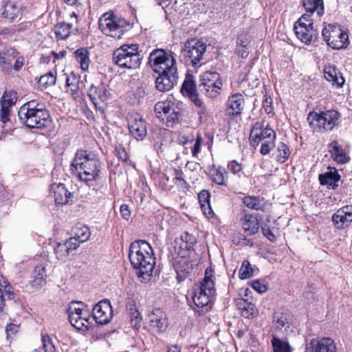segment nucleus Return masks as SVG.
Here are the masks:
<instances>
[{
  "instance_id": "nucleus-1",
  "label": "nucleus",
  "mask_w": 352,
  "mask_h": 352,
  "mask_svg": "<svg viewBox=\"0 0 352 352\" xmlns=\"http://www.w3.org/2000/svg\"><path fill=\"white\" fill-rule=\"evenodd\" d=\"M129 258L133 267L139 270V278L146 280L152 276L155 258L150 243L144 240L132 242Z\"/></svg>"
},
{
  "instance_id": "nucleus-2",
  "label": "nucleus",
  "mask_w": 352,
  "mask_h": 352,
  "mask_svg": "<svg viewBox=\"0 0 352 352\" xmlns=\"http://www.w3.org/2000/svg\"><path fill=\"white\" fill-rule=\"evenodd\" d=\"M22 124L30 129H43L51 122V117L45 103L36 100L23 104L18 111Z\"/></svg>"
},
{
  "instance_id": "nucleus-3",
  "label": "nucleus",
  "mask_w": 352,
  "mask_h": 352,
  "mask_svg": "<svg viewBox=\"0 0 352 352\" xmlns=\"http://www.w3.org/2000/svg\"><path fill=\"white\" fill-rule=\"evenodd\" d=\"M213 275V269L207 267L203 280L194 289L192 300L197 307L195 313L199 316H204L212 309V298L215 294Z\"/></svg>"
},
{
  "instance_id": "nucleus-4",
  "label": "nucleus",
  "mask_w": 352,
  "mask_h": 352,
  "mask_svg": "<svg viewBox=\"0 0 352 352\" xmlns=\"http://www.w3.org/2000/svg\"><path fill=\"white\" fill-rule=\"evenodd\" d=\"M154 112L161 122L173 128L182 120L183 104L173 97H168L166 100L159 101L155 104Z\"/></svg>"
},
{
  "instance_id": "nucleus-5",
  "label": "nucleus",
  "mask_w": 352,
  "mask_h": 352,
  "mask_svg": "<svg viewBox=\"0 0 352 352\" xmlns=\"http://www.w3.org/2000/svg\"><path fill=\"white\" fill-rule=\"evenodd\" d=\"M276 133L269 124L264 126V122H256L252 127L250 133L251 146L256 148L261 144L260 153L263 155L270 154L275 147Z\"/></svg>"
},
{
  "instance_id": "nucleus-6",
  "label": "nucleus",
  "mask_w": 352,
  "mask_h": 352,
  "mask_svg": "<svg viewBox=\"0 0 352 352\" xmlns=\"http://www.w3.org/2000/svg\"><path fill=\"white\" fill-rule=\"evenodd\" d=\"M113 61L120 68L136 69L142 63L138 44H124L113 54Z\"/></svg>"
},
{
  "instance_id": "nucleus-7",
  "label": "nucleus",
  "mask_w": 352,
  "mask_h": 352,
  "mask_svg": "<svg viewBox=\"0 0 352 352\" xmlns=\"http://www.w3.org/2000/svg\"><path fill=\"white\" fill-rule=\"evenodd\" d=\"M340 113L335 109L311 111L307 119L314 132L324 133L332 131L338 126Z\"/></svg>"
},
{
  "instance_id": "nucleus-8",
  "label": "nucleus",
  "mask_w": 352,
  "mask_h": 352,
  "mask_svg": "<svg viewBox=\"0 0 352 352\" xmlns=\"http://www.w3.org/2000/svg\"><path fill=\"white\" fill-rule=\"evenodd\" d=\"M322 36L327 45L333 50L346 49L350 44L348 30L338 23H323Z\"/></svg>"
},
{
  "instance_id": "nucleus-9",
  "label": "nucleus",
  "mask_w": 352,
  "mask_h": 352,
  "mask_svg": "<svg viewBox=\"0 0 352 352\" xmlns=\"http://www.w3.org/2000/svg\"><path fill=\"white\" fill-rule=\"evenodd\" d=\"M206 45L197 38L188 39L181 50L182 61L186 66L197 68L204 64Z\"/></svg>"
},
{
  "instance_id": "nucleus-10",
  "label": "nucleus",
  "mask_w": 352,
  "mask_h": 352,
  "mask_svg": "<svg viewBox=\"0 0 352 352\" xmlns=\"http://www.w3.org/2000/svg\"><path fill=\"white\" fill-rule=\"evenodd\" d=\"M98 25L102 32L115 38H120L131 28V24L126 20L109 13L100 18Z\"/></svg>"
},
{
  "instance_id": "nucleus-11",
  "label": "nucleus",
  "mask_w": 352,
  "mask_h": 352,
  "mask_svg": "<svg viewBox=\"0 0 352 352\" xmlns=\"http://www.w3.org/2000/svg\"><path fill=\"white\" fill-rule=\"evenodd\" d=\"M223 80L217 72L206 71L199 77V88L209 98H216L221 93Z\"/></svg>"
},
{
  "instance_id": "nucleus-12",
  "label": "nucleus",
  "mask_w": 352,
  "mask_h": 352,
  "mask_svg": "<svg viewBox=\"0 0 352 352\" xmlns=\"http://www.w3.org/2000/svg\"><path fill=\"white\" fill-rule=\"evenodd\" d=\"M25 63V58L14 47H5L0 50V68L3 72H19Z\"/></svg>"
},
{
  "instance_id": "nucleus-13",
  "label": "nucleus",
  "mask_w": 352,
  "mask_h": 352,
  "mask_svg": "<svg viewBox=\"0 0 352 352\" xmlns=\"http://www.w3.org/2000/svg\"><path fill=\"white\" fill-rule=\"evenodd\" d=\"M314 18L302 14L294 25V30L298 39L308 45L318 38V32L314 26Z\"/></svg>"
},
{
  "instance_id": "nucleus-14",
  "label": "nucleus",
  "mask_w": 352,
  "mask_h": 352,
  "mask_svg": "<svg viewBox=\"0 0 352 352\" xmlns=\"http://www.w3.org/2000/svg\"><path fill=\"white\" fill-rule=\"evenodd\" d=\"M70 172L77 181L88 185V153L86 150H78L70 165Z\"/></svg>"
},
{
  "instance_id": "nucleus-15",
  "label": "nucleus",
  "mask_w": 352,
  "mask_h": 352,
  "mask_svg": "<svg viewBox=\"0 0 352 352\" xmlns=\"http://www.w3.org/2000/svg\"><path fill=\"white\" fill-rule=\"evenodd\" d=\"M146 328L153 335L164 333L168 325V318L166 313L160 308H154L147 314Z\"/></svg>"
},
{
  "instance_id": "nucleus-16",
  "label": "nucleus",
  "mask_w": 352,
  "mask_h": 352,
  "mask_svg": "<svg viewBox=\"0 0 352 352\" xmlns=\"http://www.w3.org/2000/svg\"><path fill=\"white\" fill-rule=\"evenodd\" d=\"M85 305L81 302L72 301L67 308V314L72 325L83 332L88 330V316L84 311Z\"/></svg>"
},
{
  "instance_id": "nucleus-17",
  "label": "nucleus",
  "mask_w": 352,
  "mask_h": 352,
  "mask_svg": "<svg viewBox=\"0 0 352 352\" xmlns=\"http://www.w3.org/2000/svg\"><path fill=\"white\" fill-rule=\"evenodd\" d=\"M65 89L66 91L70 93L74 99L81 106L86 105L85 90L86 88L85 82L80 80V76L74 72L65 74Z\"/></svg>"
},
{
  "instance_id": "nucleus-18",
  "label": "nucleus",
  "mask_w": 352,
  "mask_h": 352,
  "mask_svg": "<svg viewBox=\"0 0 352 352\" xmlns=\"http://www.w3.org/2000/svg\"><path fill=\"white\" fill-rule=\"evenodd\" d=\"M148 63L155 72H162L168 67H177L176 60L172 53H168L163 49H155L149 55Z\"/></svg>"
},
{
  "instance_id": "nucleus-19",
  "label": "nucleus",
  "mask_w": 352,
  "mask_h": 352,
  "mask_svg": "<svg viewBox=\"0 0 352 352\" xmlns=\"http://www.w3.org/2000/svg\"><path fill=\"white\" fill-rule=\"evenodd\" d=\"M155 73L159 74L155 80V87L160 91H168L177 83L179 78L177 67H168L167 69L155 72Z\"/></svg>"
},
{
  "instance_id": "nucleus-20",
  "label": "nucleus",
  "mask_w": 352,
  "mask_h": 352,
  "mask_svg": "<svg viewBox=\"0 0 352 352\" xmlns=\"http://www.w3.org/2000/svg\"><path fill=\"white\" fill-rule=\"evenodd\" d=\"M197 243V238L188 232H183L179 238L175 240L174 252L182 257H189L195 252V246Z\"/></svg>"
},
{
  "instance_id": "nucleus-21",
  "label": "nucleus",
  "mask_w": 352,
  "mask_h": 352,
  "mask_svg": "<svg viewBox=\"0 0 352 352\" xmlns=\"http://www.w3.org/2000/svg\"><path fill=\"white\" fill-rule=\"evenodd\" d=\"M128 128L131 135L137 140H143L147 135L146 122L138 113H129Z\"/></svg>"
},
{
  "instance_id": "nucleus-22",
  "label": "nucleus",
  "mask_w": 352,
  "mask_h": 352,
  "mask_svg": "<svg viewBox=\"0 0 352 352\" xmlns=\"http://www.w3.org/2000/svg\"><path fill=\"white\" fill-rule=\"evenodd\" d=\"M172 265L177 274V280L179 283L184 281L191 274L193 265L188 257H182V255L173 254L171 258Z\"/></svg>"
},
{
  "instance_id": "nucleus-23",
  "label": "nucleus",
  "mask_w": 352,
  "mask_h": 352,
  "mask_svg": "<svg viewBox=\"0 0 352 352\" xmlns=\"http://www.w3.org/2000/svg\"><path fill=\"white\" fill-rule=\"evenodd\" d=\"M92 316L98 324L109 323L113 317V309L109 300H103L98 302L92 309Z\"/></svg>"
},
{
  "instance_id": "nucleus-24",
  "label": "nucleus",
  "mask_w": 352,
  "mask_h": 352,
  "mask_svg": "<svg viewBox=\"0 0 352 352\" xmlns=\"http://www.w3.org/2000/svg\"><path fill=\"white\" fill-rule=\"evenodd\" d=\"M181 93L188 96L197 107H203L204 102L199 97L195 76L192 74L190 73L186 74L185 79L181 88Z\"/></svg>"
},
{
  "instance_id": "nucleus-25",
  "label": "nucleus",
  "mask_w": 352,
  "mask_h": 352,
  "mask_svg": "<svg viewBox=\"0 0 352 352\" xmlns=\"http://www.w3.org/2000/svg\"><path fill=\"white\" fill-rule=\"evenodd\" d=\"M336 349L331 338H313L306 344L305 352H336Z\"/></svg>"
},
{
  "instance_id": "nucleus-26",
  "label": "nucleus",
  "mask_w": 352,
  "mask_h": 352,
  "mask_svg": "<svg viewBox=\"0 0 352 352\" xmlns=\"http://www.w3.org/2000/svg\"><path fill=\"white\" fill-rule=\"evenodd\" d=\"M245 105V99L239 93L230 96L226 104V114L230 117H237L242 114Z\"/></svg>"
},
{
  "instance_id": "nucleus-27",
  "label": "nucleus",
  "mask_w": 352,
  "mask_h": 352,
  "mask_svg": "<svg viewBox=\"0 0 352 352\" xmlns=\"http://www.w3.org/2000/svg\"><path fill=\"white\" fill-rule=\"evenodd\" d=\"M50 193L54 198L56 205H66L72 202V193L66 188L64 184L54 183L50 186Z\"/></svg>"
},
{
  "instance_id": "nucleus-28",
  "label": "nucleus",
  "mask_w": 352,
  "mask_h": 352,
  "mask_svg": "<svg viewBox=\"0 0 352 352\" xmlns=\"http://www.w3.org/2000/svg\"><path fill=\"white\" fill-rule=\"evenodd\" d=\"M327 148L331 157L337 164H344L350 161V156L338 140H334L329 142Z\"/></svg>"
},
{
  "instance_id": "nucleus-29",
  "label": "nucleus",
  "mask_w": 352,
  "mask_h": 352,
  "mask_svg": "<svg viewBox=\"0 0 352 352\" xmlns=\"http://www.w3.org/2000/svg\"><path fill=\"white\" fill-rule=\"evenodd\" d=\"M302 4L305 10L304 14H308L309 18L320 19L324 14L323 0H302Z\"/></svg>"
},
{
  "instance_id": "nucleus-30",
  "label": "nucleus",
  "mask_w": 352,
  "mask_h": 352,
  "mask_svg": "<svg viewBox=\"0 0 352 352\" xmlns=\"http://www.w3.org/2000/svg\"><path fill=\"white\" fill-rule=\"evenodd\" d=\"M323 73L325 79L330 82L332 85L338 88L342 87L345 80L342 74L338 70L336 65L331 64L325 65Z\"/></svg>"
},
{
  "instance_id": "nucleus-31",
  "label": "nucleus",
  "mask_w": 352,
  "mask_h": 352,
  "mask_svg": "<svg viewBox=\"0 0 352 352\" xmlns=\"http://www.w3.org/2000/svg\"><path fill=\"white\" fill-rule=\"evenodd\" d=\"M76 248V240L69 239L64 243H58L54 248V252L58 260L65 261L72 251Z\"/></svg>"
},
{
  "instance_id": "nucleus-32",
  "label": "nucleus",
  "mask_w": 352,
  "mask_h": 352,
  "mask_svg": "<svg viewBox=\"0 0 352 352\" xmlns=\"http://www.w3.org/2000/svg\"><path fill=\"white\" fill-rule=\"evenodd\" d=\"M241 223L243 230L249 236L255 234L259 230V221L256 214L245 213L241 218Z\"/></svg>"
},
{
  "instance_id": "nucleus-33",
  "label": "nucleus",
  "mask_w": 352,
  "mask_h": 352,
  "mask_svg": "<svg viewBox=\"0 0 352 352\" xmlns=\"http://www.w3.org/2000/svg\"><path fill=\"white\" fill-rule=\"evenodd\" d=\"M210 177L211 181L218 186H228L229 173L222 166H213L210 168Z\"/></svg>"
},
{
  "instance_id": "nucleus-34",
  "label": "nucleus",
  "mask_w": 352,
  "mask_h": 352,
  "mask_svg": "<svg viewBox=\"0 0 352 352\" xmlns=\"http://www.w3.org/2000/svg\"><path fill=\"white\" fill-rule=\"evenodd\" d=\"M126 309L131 327L136 330L140 329L142 326V317L137 308L135 300L130 298L127 301Z\"/></svg>"
},
{
  "instance_id": "nucleus-35",
  "label": "nucleus",
  "mask_w": 352,
  "mask_h": 352,
  "mask_svg": "<svg viewBox=\"0 0 352 352\" xmlns=\"http://www.w3.org/2000/svg\"><path fill=\"white\" fill-rule=\"evenodd\" d=\"M151 137L155 144L161 148L172 141V131L168 129L156 127L152 130Z\"/></svg>"
},
{
  "instance_id": "nucleus-36",
  "label": "nucleus",
  "mask_w": 352,
  "mask_h": 352,
  "mask_svg": "<svg viewBox=\"0 0 352 352\" xmlns=\"http://www.w3.org/2000/svg\"><path fill=\"white\" fill-rule=\"evenodd\" d=\"M236 305L242 316L253 319L258 316V311L255 305L248 302L247 300L239 298L236 300Z\"/></svg>"
},
{
  "instance_id": "nucleus-37",
  "label": "nucleus",
  "mask_w": 352,
  "mask_h": 352,
  "mask_svg": "<svg viewBox=\"0 0 352 352\" xmlns=\"http://www.w3.org/2000/svg\"><path fill=\"white\" fill-rule=\"evenodd\" d=\"M169 173L173 176V185L179 192H186L188 190L190 186L184 177V173L181 168H171L169 169Z\"/></svg>"
},
{
  "instance_id": "nucleus-38",
  "label": "nucleus",
  "mask_w": 352,
  "mask_h": 352,
  "mask_svg": "<svg viewBox=\"0 0 352 352\" xmlns=\"http://www.w3.org/2000/svg\"><path fill=\"white\" fill-rule=\"evenodd\" d=\"M15 298L14 288L7 278L0 273V301L12 300Z\"/></svg>"
},
{
  "instance_id": "nucleus-39",
  "label": "nucleus",
  "mask_w": 352,
  "mask_h": 352,
  "mask_svg": "<svg viewBox=\"0 0 352 352\" xmlns=\"http://www.w3.org/2000/svg\"><path fill=\"white\" fill-rule=\"evenodd\" d=\"M333 169L334 171L331 170L329 172L319 175L318 179L321 186H329L333 189L338 188V183L340 180L341 176L335 168Z\"/></svg>"
},
{
  "instance_id": "nucleus-40",
  "label": "nucleus",
  "mask_w": 352,
  "mask_h": 352,
  "mask_svg": "<svg viewBox=\"0 0 352 352\" xmlns=\"http://www.w3.org/2000/svg\"><path fill=\"white\" fill-rule=\"evenodd\" d=\"M46 269L45 266L39 265L35 267L30 280L32 287L39 288L46 283Z\"/></svg>"
},
{
  "instance_id": "nucleus-41",
  "label": "nucleus",
  "mask_w": 352,
  "mask_h": 352,
  "mask_svg": "<svg viewBox=\"0 0 352 352\" xmlns=\"http://www.w3.org/2000/svg\"><path fill=\"white\" fill-rule=\"evenodd\" d=\"M243 204L251 210L264 211V198L260 196H245L243 198Z\"/></svg>"
},
{
  "instance_id": "nucleus-42",
  "label": "nucleus",
  "mask_w": 352,
  "mask_h": 352,
  "mask_svg": "<svg viewBox=\"0 0 352 352\" xmlns=\"http://www.w3.org/2000/svg\"><path fill=\"white\" fill-rule=\"evenodd\" d=\"M20 14L19 8L14 2L8 1L3 6L1 16L3 18L8 19L10 21L15 20Z\"/></svg>"
},
{
  "instance_id": "nucleus-43",
  "label": "nucleus",
  "mask_w": 352,
  "mask_h": 352,
  "mask_svg": "<svg viewBox=\"0 0 352 352\" xmlns=\"http://www.w3.org/2000/svg\"><path fill=\"white\" fill-rule=\"evenodd\" d=\"M72 25L65 22L58 23L54 26L56 38L58 40H66L72 32Z\"/></svg>"
},
{
  "instance_id": "nucleus-44",
  "label": "nucleus",
  "mask_w": 352,
  "mask_h": 352,
  "mask_svg": "<svg viewBox=\"0 0 352 352\" xmlns=\"http://www.w3.org/2000/svg\"><path fill=\"white\" fill-rule=\"evenodd\" d=\"M114 155L122 162V163L128 166L135 167V164L130 160V156L126 151L125 147L122 144L115 145Z\"/></svg>"
},
{
  "instance_id": "nucleus-45",
  "label": "nucleus",
  "mask_w": 352,
  "mask_h": 352,
  "mask_svg": "<svg viewBox=\"0 0 352 352\" xmlns=\"http://www.w3.org/2000/svg\"><path fill=\"white\" fill-rule=\"evenodd\" d=\"M332 221L338 229H343L351 222L340 208L332 215Z\"/></svg>"
},
{
  "instance_id": "nucleus-46",
  "label": "nucleus",
  "mask_w": 352,
  "mask_h": 352,
  "mask_svg": "<svg viewBox=\"0 0 352 352\" xmlns=\"http://www.w3.org/2000/svg\"><path fill=\"white\" fill-rule=\"evenodd\" d=\"M75 58L80 64V68L85 72L88 69V49L87 47H80L76 50Z\"/></svg>"
},
{
  "instance_id": "nucleus-47",
  "label": "nucleus",
  "mask_w": 352,
  "mask_h": 352,
  "mask_svg": "<svg viewBox=\"0 0 352 352\" xmlns=\"http://www.w3.org/2000/svg\"><path fill=\"white\" fill-rule=\"evenodd\" d=\"M88 228L85 227L84 228H80L78 226H75L72 231L74 236L69 239H75L76 243V248H78L81 243L85 242L88 240V234L87 233Z\"/></svg>"
},
{
  "instance_id": "nucleus-48",
  "label": "nucleus",
  "mask_w": 352,
  "mask_h": 352,
  "mask_svg": "<svg viewBox=\"0 0 352 352\" xmlns=\"http://www.w3.org/2000/svg\"><path fill=\"white\" fill-rule=\"evenodd\" d=\"M271 342L273 352H292V349L287 341L273 336Z\"/></svg>"
},
{
  "instance_id": "nucleus-49",
  "label": "nucleus",
  "mask_w": 352,
  "mask_h": 352,
  "mask_svg": "<svg viewBox=\"0 0 352 352\" xmlns=\"http://www.w3.org/2000/svg\"><path fill=\"white\" fill-rule=\"evenodd\" d=\"M291 151L284 142H280L277 147L276 161L280 164L285 163L290 157Z\"/></svg>"
},
{
  "instance_id": "nucleus-50",
  "label": "nucleus",
  "mask_w": 352,
  "mask_h": 352,
  "mask_svg": "<svg viewBox=\"0 0 352 352\" xmlns=\"http://www.w3.org/2000/svg\"><path fill=\"white\" fill-rule=\"evenodd\" d=\"M102 169V163L100 160L96 157H89V170H91V173H89V175H91V178H89V181L96 179L99 173Z\"/></svg>"
},
{
  "instance_id": "nucleus-51",
  "label": "nucleus",
  "mask_w": 352,
  "mask_h": 352,
  "mask_svg": "<svg viewBox=\"0 0 352 352\" xmlns=\"http://www.w3.org/2000/svg\"><path fill=\"white\" fill-rule=\"evenodd\" d=\"M56 74L50 71L40 77L38 80V85L42 89H47L54 85L56 82Z\"/></svg>"
},
{
  "instance_id": "nucleus-52",
  "label": "nucleus",
  "mask_w": 352,
  "mask_h": 352,
  "mask_svg": "<svg viewBox=\"0 0 352 352\" xmlns=\"http://www.w3.org/2000/svg\"><path fill=\"white\" fill-rule=\"evenodd\" d=\"M42 348L44 352H58V349L54 345L52 338L48 333L43 331L41 333Z\"/></svg>"
},
{
  "instance_id": "nucleus-53",
  "label": "nucleus",
  "mask_w": 352,
  "mask_h": 352,
  "mask_svg": "<svg viewBox=\"0 0 352 352\" xmlns=\"http://www.w3.org/2000/svg\"><path fill=\"white\" fill-rule=\"evenodd\" d=\"M254 270L248 260H244L239 270V276L241 279H248L253 276Z\"/></svg>"
},
{
  "instance_id": "nucleus-54",
  "label": "nucleus",
  "mask_w": 352,
  "mask_h": 352,
  "mask_svg": "<svg viewBox=\"0 0 352 352\" xmlns=\"http://www.w3.org/2000/svg\"><path fill=\"white\" fill-rule=\"evenodd\" d=\"M227 168L232 174L239 177H241V175L244 174L243 165L235 160L228 162Z\"/></svg>"
},
{
  "instance_id": "nucleus-55",
  "label": "nucleus",
  "mask_w": 352,
  "mask_h": 352,
  "mask_svg": "<svg viewBox=\"0 0 352 352\" xmlns=\"http://www.w3.org/2000/svg\"><path fill=\"white\" fill-rule=\"evenodd\" d=\"M13 28L15 34L20 33L28 34L33 31L34 27L31 21H25L19 23L16 25H14Z\"/></svg>"
},
{
  "instance_id": "nucleus-56",
  "label": "nucleus",
  "mask_w": 352,
  "mask_h": 352,
  "mask_svg": "<svg viewBox=\"0 0 352 352\" xmlns=\"http://www.w3.org/2000/svg\"><path fill=\"white\" fill-rule=\"evenodd\" d=\"M158 185L164 190L170 191L173 189V185L170 184L169 178L166 173H161L158 178Z\"/></svg>"
},
{
  "instance_id": "nucleus-57",
  "label": "nucleus",
  "mask_w": 352,
  "mask_h": 352,
  "mask_svg": "<svg viewBox=\"0 0 352 352\" xmlns=\"http://www.w3.org/2000/svg\"><path fill=\"white\" fill-rule=\"evenodd\" d=\"M262 107L267 114H270L274 111L272 99L267 92H265L263 96Z\"/></svg>"
},
{
  "instance_id": "nucleus-58",
  "label": "nucleus",
  "mask_w": 352,
  "mask_h": 352,
  "mask_svg": "<svg viewBox=\"0 0 352 352\" xmlns=\"http://www.w3.org/2000/svg\"><path fill=\"white\" fill-rule=\"evenodd\" d=\"M16 94L15 92L12 93H6L3 94L2 97V107H6V108H9L10 107L12 106L14 104H15L16 102Z\"/></svg>"
},
{
  "instance_id": "nucleus-59",
  "label": "nucleus",
  "mask_w": 352,
  "mask_h": 352,
  "mask_svg": "<svg viewBox=\"0 0 352 352\" xmlns=\"http://www.w3.org/2000/svg\"><path fill=\"white\" fill-rule=\"evenodd\" d=\"M273 322L276 329H281L287 323V319L282 313H275L273 316Z\"/></svg>"
},
{
  "instance_id": "nucleus-60",
  "label": "nucleus",
  "mask_w": 352,
  "mask_h": 352,
  "mask_svg": "<svg viewBox=\"0 0 352 352\" xmlns=\"http://www.w3.org/2000/svg\"><path fill=\"white\" fill-rule=\"evenodd\" d=\"M20 324L10 322L6 327V333L7 339L12 338L19 331Z\"/></svg>"
},
{
  "instance_id": "nucleus-61",
  "label": "nucleus",
  "mask_w": 352,
  "mask_h": 352,
  "mask_svg": "<svg viewBox=\"0 0 352 352\" xmlns=\"http://www.w3.org/2000/svg\"><path fill=\"white\" fill-rule=\"evenodd\" d=\"M203 142V138L200 133H197L195 142L191 148L192 155L193 157H197L201 151V146Z\"/></svg>"
},
{
  "instance_id": "nucleus-62",
  "label": "nucleus",
  "mask_w": 352,
  "mask_h": 352,
  "mask_svg": "<svg viewBox=\"0 0 352 352\" xmlns=\"http://www.w3.org/2000/svg\"><path fill=\"white\" fill-rule=\"evenodd\" d=\"M198 200L200 206L210 203V193L208 190H202L198 194Z\"/></svg>"
},
{
  "instance_id": "nucleus-63",
  "label": "nucleus",
  "mask_w": 352,
  "mask_h": 352,
  "mask_svg": "<svg viewBox=\"0 0 352 352\" xmlns=\"http://www.w3.org/2000/svg\"><path fill=\"white\" fill-rule=\"evenodd\" d=\"M313 285H314L311 284V285L309 286L311 288L313 289V290L305 291L302 294L303 299L309 304L313 302L316 300L315 292L316 288L313 287Z\"/></svg>"
},
{
  "instance_id": "nucleus-64",
  "label": "nucleus",
  "mask_w": 352,
  "mask_h": 352,
  "mask_svg": "<svg viewBox=\"0 0 352 352\" xmlns=\"http://www.w3.org/2000/svg\"><path fill=\"white\" fill-rule=\"evenodd\" d=\"M261 231L263 234L271 242H275L276 241L277 239L276 235L267 225L262 226Z\"/></svg>"
}]
</instances>
